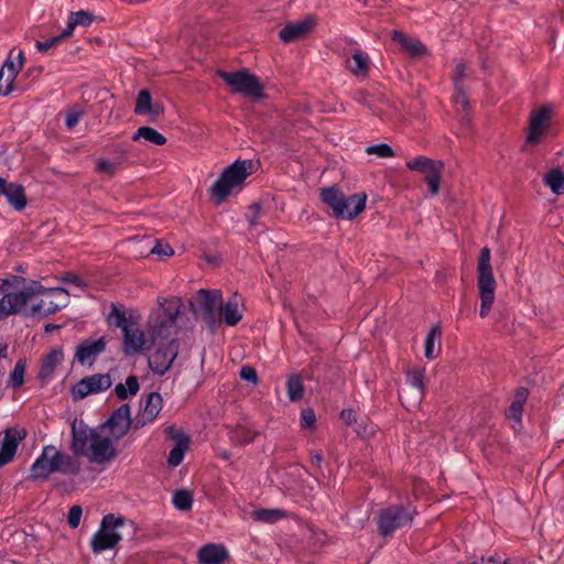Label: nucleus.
I'll return each mask as SVG.
<instances>
[{
  "label": "nucleus",
  "instance_id": "obj_26",
  "mask_svg": "<svg viewBox=\"0 0 564 564\" xmlns=\"http://www.w3.org/2000/svg\"><path fill=\"white\" fill-rule=\"evenodd\" d=\"M312 26L313 22L311 20H302L295 23H290L280 30L279 36L282 42L291 43L306 35Z\"/></svg>",
  "mask_w": 564,
  "mask_h": 564
},
{
  "label": "nucleus",
  "instance_id": "obj_9",
  "mask_svg": "<svg viewBox=\"0 0 564 564\" xmlns=\"http://www.w3.org/2000/svg\"><path fill=\"white\" fill-rule=\"evenodd\" d=\"M219 76L231 89L234 94H241L245 97L259 99L263 97V87L257 76L247 69L238 72L217 70Z\"/></svg>",
  "mask_w": 564,
  "mask_h": 564
},
{
  "label": "nucleus",
  "instance_id": "obj_60",
  "mask_svg": "<svg viewBox=\"0 0 564 564\" xmlns=\"http://www.w3.org/2000/svg\"><path fill=\"white\" fill-rule=\"evenodd\" d=\"M9 315H12V314L8 307V304L4 300V297L2 296L0 299V321L7 318Z\"/></svg>",
  "mask_w": 564,
  "mask_h": 564
},
{
  "label": "nucleus",
  "instance_id": "obj_54",
  "mask_svg": "<svg viewBox=\"0 0 564 564\" xmlns=\"http://www.w3.org/2000/svg\"><path fill=\"white\" fill-rule=\"evenodd\" d=\"M61 40L58 39L57 35L46 40V41H36L35 43V47L37 48L39 52L41 53H45L47 52L48 50H51L52 47H55L57 46L58 44H61Z\"/></svg>",
  "mask_w": 564,
  "mask_h": 564
},
{
  "label": "nucleus",
  "instance_id": "obj_32",
  "mask_svg": "<svg viewBox=\"0 0 564 564\" xmlns=\"http://www.w3.org/2000/svg\"><path fill=\"white\" fill-rule=\"evenodd\" d=\"M369 57L366 53L357 52L347 59V67L357 77L365 78L369 72Z\"/></svg>",
  "mask_w": 564,
  "mask_h": 564
},
{
  "label": "nucleus",
  "instance_id": "obj_5",
  "mask_svg": "<svg viewBox=\"0 0 564 564\" xmlns=\"http://www.w3.org/2000/svg\"><path fill=\"white\" fill-rule=\"evenodd\" d=\"M490 260V249L488 247H484L480 250L477 262V288L480 297L479 315L481 318L488 316L495 302L496 281L494 278Z\"/></svg>",
  "mask_w": 564,
  "mask_h": 564
},
{
  "label": "nucleus",
  "instance_id": "obj_19",
  "mask_svg": "<svg viewBox=\"0 0 564 564\" xmlns=\"http://www.w3.org/2000/svg\"><path fill=\"white\" fill-rule=\"evenodd\" d=\"M94 434H96V432L90 431L83 421H74L72 424L73 452L78 456L88 455L91 437Z\"/></svg>",
  "mask_w": 564,
  "mask_h": 564
},
{
  "label": "nucleus",
  "instance_id": "obj_30",
  "mask_svg": "<svg viewBox=\"0 0 564 564\" xmlns=\"http://www.w3.org/2000/svg\"><path fill=\"white\" fill-rule=\"evenodd\" d=\"M163 399L160 393L151 392L147 397V403L143 408V425L152 423L161 412Z\"/></svg>",
  "mask_w": 564,
  "mask_h": 564
},
{
  "label": "nucleus",
  "instance_id": "obj_13",
  "mask_svg": "<svg viewBox=\"0 0 564 564\" xmlns=\"http://www.w3.org/2000/svg\"><path fill=\"white\" fill-rule=\"evenodd\" d=\"M112 384L111 378L107 373H95L79 380L72 389L74 400H82L89 394H95L108 390Z\"/></svg>",
  "mask_w": 564,
  "mask_h": 564
},
{
  "label": "nucleus",
  "instance_id": "obj_18",
  "mask_svg": "<svg viewBox=\"0 0 564 564\" xmlns=\"http://www.w3.org/2000/svg\"><path fill=\"white\" fill-rule=\"evenodd\" d=\"M106 346L107 340L105 337L96 340L86 339L77 346L74 358L83 366H93L96 358L106 350Z\"/></svg>",
  "mask_w": 564,
  "mask_h": 564
},
{
  "label": "nucleus",
  "instance_id": "obj_7",
  "mask_svg": "<svg viewBox=\"0 0 564 564\" xmlns=\"http://www.w3.org/2000/svg\"><path fill=\"white\" fill-rule=\"evenodd\" d=\"M414 516L415 509L411 506L393 505L382 509L377 519L379 534L386 538L399 529L410 527Z\"/></svg>",
  "mask_w": 564,
  "mask_h": 564
},
{
  "label": "nucleus",
  "instance_id": "obj_16",
  "mask_svg": "<svg viewBox=\"0 0 564 564\" xmlns=\"http://www.w3.org/2000/svg\"><path fill=\"white\" fill-rule=\"evenodd\" d=\"M12 53L13 52L11 51L9 58L4 62L2 68L0 69V95L2 96H8L13 91L14 79L24 63L23 51H19L17 55V64L11 59Z\"/></svg>",
  "mask_w": 564,
  "mask_h": 564
},
{
  "label": "nucleus",
  "instance_id": "obj_42",
  "mask_svg": "<svg viewBox=\"0 0 564 564\" xmlns=\"http://www.w3.org/2000/svg\"><path fill=\"white\" fill-rule=\"evenodd\" d=\"M172 503L180 511H188L193 506V495L185 489H178L173 494Z\"/></svg>",
  "mask_w": 564,
  "mask_h": 564
},
{
  "label": "nucleus",
  "instance_id": "obj_51",
  "mask_svg": "<svg viewBox=\"0 0 564 564\" xmlns=\"http://www.w3.org/2000/svg\"><path fill=\"white\" fill-rule=\"evenodd\" d=\"M82 514L83 510L80 506L75 505L69 508L67 514V523L72 529H76L79 525Z\"/></svg>",
  "mask_w": 564,
  "mask_h": 564
},
{
  "label": "nucleus",
  "instance_id": "obj_53",
  "mask_svg": "<svg viewBox=\"0 0 564 564\" xmlns=\"http://www.w3.org/2000/svg\"><path fill=\"white\" fill-rule=\"evenodd\" d=\"M454 102L456 106H460L464 110L468 108L469 101L466 93L464 91L462 85L455 86V95Z\"/></svg>",
  "mask_w": 564,
  "mask_h": 564
},
{
  "label": "nucleus",
  "instance_id": "obj_38",
  "mask_svg": "<svg viewBox=\"0 0 564 564\" xmlns=\"http://www.w3.org/2000/svg\"><path fill=\"white\" fill-rule=\"evenodd\" d=\"M424 378L425 370L423 368H414L406 373V381L415 390L419 400H421L424 394Z\"/></svg>",
  "mask_w": 564,
  "mask_h": 564
},
{
  "label": "nucleus",
  "instance_id": "obj_44",
  "mask_svg": "<svg viewBox=\"0 0 564 564\" xmlns=\"http://www.w3.org/2000/svg\"><path fill=\"white\" fill-rule=\"evenodd\" d=\"M25 369H26L25 360L19 359L15 362L13 370L10 373V386L13 389H18V388L22 387V384L24 383Z\"/></svg>",
  "mask_w": 564,
  "mask_h": 564
},
{
  "label": "nucleus",
  "instance_id": "obj_15",
  "mask_svg": "<svg viewBox=\"0 0 564 564\" xmlns=\"http://www.w3.org/2000/svg\"><path fill=\"white\" fill-rule=\"evenodd\" d=\"M46 288H44L42 284H40L39 282H32L31 284L24 286L19 292L6 293L3 297L8 304L11 314L13 315L19 313L21 308L24 307L33 296L44 294Z\"/></svg>",
  "mask_w": 564,
  "mask_h": 564
},
{
  "label": "nucleus",
  "instance_id": "obj_58",
  "mask_svg": "<svg viewBox=\"0 0 564 564\" xmlns=\"http://www.w3.org/2000/svg\"><path fill=\"white\" fill-rule=\"evenodd\" d=\"M76 26L77 25L74 23V20H72V17L69 14L68 19H67V26H66V29L61 34L57 35L58 39L61 40V42H63L67 37L72 36Z\"/></svg>",
  "mask_w": 564,
  "mask_h": 564
},
{
  "label": "nucleus",
  "instance_id": "obj_48",
  "mask_svg": "<svg viewBox=\"0 0 564 564\" xmlns=\"http://www.w3.org/2000/svg\"><path fill=\"white\" fill-rule=\"evenodd\" d=\"M118 169V164L116 162L106 160V159H98L96 162V171L99 174L106 175L108 177H111L116 174Z\"/></svg>",
  "mask_w": 564,
  "mask_h": 564
},
{
  "label": "nucleus",
  "instance_id": "obj_27",
  "mask_svg": "<svg viewBox=\"0 0 564 564\" xmlns=\"http://www.w3.org/2000/svg\"><path fill=\"white\" fill-rule=\"evenodd\" d=\"M442 329L438 324L434 325L424 340V356L426 359H435L441 351Z\"/></svg>",
  "mask_w": 564,
  "mask_h": 564
},
{
  "label": "nucleus",
  "instance_id": "obj_20",
  "mask_svg": "<svg viewBox=\"0 0 564 564\" xmlns=\"http://www.w3.org/2000/svg\"><path fill=\"white\" fill-rule=\"evenodd\" d=\"M21 440L22 436L15 429H8L0 435V467L13 459Z\"/></svg>",
  "mask_w": 564,
  "mask_h": 564
},
{
  "label": "nucleus",
  "instance_id": "obj_22",
  "mask_svg": "<svg viewBox=\"0 0 564 564\" xmlns=\"http://www.w3.org/2000/svg\"><path fill=\"white\" fill-rule=\"evenodd\" d=\"M229 557L224 544L207 543L197 551L198 564H223Z\"/></svg>",
  "mask_w": 564,
  "mask_h": 564
},
{
  "label": "nucleus",
  "instance_id": "obj_4",
  "mask_svg": "<svg viewBox=\"0 0 564 564\" xmlns=\"http://www.w3.org/2000/svg\"><path fill=\"white\" fill-rule=\"evenodd\" d=\"M132 528V522L122 516L108 513L102 517L99 529L90 539V549L94 554H101L107 550H112L122 540V530Z\"/></svg>",
  "mask_w": 564,
  "mask_h": 564
},
{
  "label": "nucleus",
  "instance_id": "obj_45",
  "mask_svg": "<svg viewBox=\"0 0 564 564\" xmlns=\"http://www.w3.org/2000/svg\"><path fill=\"white\" fill-rule=\"evenodd\" d=\"M365 152L370 155H377L381 159L393 158L395 155L392 148L387 143H378L368 145Z\"/></svg>",
  "mask_w": 564,
  "mask_h": 564
},
{
  "label": "nucleus",
  "instance_id": "obj_35",
  "mask_svg": "<svg viewBox=\"0 0 564 564\" xmlns=\"http://www.w3.org/2000/svg\"><path fill=\"white\" fill-rule=\"evenodd\" d=\"M528 398V390L525 388H519L516 391L514 399L510 404L507 415L510 419H513L518 424L521 423L523 405Z\"/></svg>",
  "mask_w": 564,
  "mask_h": 564
},
{
  "label": "nucleus",
  "instance_id": "obj_46",
  "mask_svg": "<svg viewBox=\"0 0 564 564\" xmlns=\"http://www.w3.org/2000/svg\"><path fill=\"white\" fill-rule=\"evenodd\" d=\"M84 116V110L80 106L74 105L66 110L65 126L68 130H73Z\"/></svg>",
  "mask_w": 564,
  "mask_h": 564
},
{
  "label": "nucleus",
  "instance_id": "obj_25",
  "mask_svg": "<svg viewBox=\"0 0 564 564\" xmlns=\"http://www.w3.org/2000/svg\"><path fill=\"white\" fill-rule=\"evenodd\" d=\"M366 199L367 196L365 194H352L350 196H345L339 207L343 209V215H338L337 218L352 219L365 209Z\"/></svg>",
  "mask_w": 564,
  "mask_h": 564
},
{
  "label": "nucleus",
  "instance_id": "obj_61",
  "mask_svg": "<svg viewBox=\"0 0 564 564\" xmlns=\"http://www.w3.org/2000/svg\"><path fill=\"white\" fill-rule=\"evenodd\" d=\"M356 99L359 104L368 107V108H371V102L369 101L368 99V95L364 91H357L356 94Z\"/></svg>",
  "mask_w": 564,
  "mask_h": 564
},
{
  "label": "nucleus",
  "instance_id": "obj_6",
  "mask_svg": "<svg viewBox=\"0 0 564 564\" xmlns=\"http://www.w3.org/2000/svg\"><path fill=\"white\" fill-rule=\"evenodd\" d=\"M147 347L149 368L156 375H164L178 354V341L175 338L150 337Z\"/></svg>",
  "mask_w": 564,
  "mask_h": 564
},
{
  "label": "nucleus",
  "instance_id": "obj_21",
  "mask_svg": "<svg viewBox=\"0 0 564 564\" xmlns=\"http://www.w3.org/2000/svg\"><path fill=\"white\" fill-rule=\"evenodd\" d=\"M0 196H4L10 206L20 212L26 206L24 187L17 183H9L0 177Z\"/></svg>",
  "mask_w": 564,
  "mask_h": 564
},
{
  "label": "nucleus",
  "instance_id": "obj_2",
  "mask_svg": "<svg viewBox=\"0 0 564 564\" xmlns=\"http://www.w3.org/2000/svg\"><path fill=\"white\" fill-rule=\"evenodd\" d=\"M182 305V300L177 296H159L148 318L149 336L170 338Z\"/></svg>",
  "mask_w": 564,
  "mask_h": 564
},
{
  "label": "nucleus",
  "instance_id": "obj_55",
  "mask_svg": "<svg viewBox=\"0 0 564 564\" xmlns=\"http://www.w3.org/2000/svg\"><path fill=\"white\" fill-rule=\"evenodd\" d=\"M239 375L242 380L251 382L252 384H257L258 382L257 371L250 366L241 367Z\"/></svg>",
  "mask_w": 564,
  "mask_h": 564
},
{
  "label": "nucleus",
  "instance_id": "obj_8",
  "mask_svg": "<svg viewBox=\"0 0 564 564\" xmlns=\"http://www.w3.org/2000/svg\"><path fill=\"white\" fill-rule=\"evenodd\" d=\"M111 311L107 316L109 326L121 328L123 332V352L133 355L141 350V330L137 323L128 319L126 313L115 303L110 305Z\"/></svg>",
  "mask_w": 564,
  "mask_h": 564
},
{
  "label": "nucleus",
  "instance_id": "obj_14",
  "mask_svg": "<svg viewBox=\"0 0 564 564\" xmlns=\"http://www.w3.org/2000/svg\"><path fill=\"white\" fill-rule=\"evenodd\" d=\"M165 433L174 442L167 456V464L171 467H177L189 448L191 438L182 429L174 425L166 427Z\"/></svg>",
  "mask_w": 564,
  "mask_h": 564
},
{
  "label": "nucleus",
  "instance_id": "obj_63",
  "mask_svg": "<svg viewBox=\"0 0 564 564\" xmlns=\"http://www.w3.org/2000/svg\"><path fill=\"white\" fill-rule=\"evenodd\" d=\"M311 462L313 465L319 466L323 462V455L319 453L312 454Z\"/></svg>",
  "mask_w": 564,
  "mask_h": 564
},
{
  "label": "nucleus",
  "instance_id": "obj_11",
  "mask_svg": "<svg viewBox=\"0 0 564 564\" xmlns=\"http://www.w3.org/2000/svg\"><path fill=\"white\" fill-rule=\"evenodd\" d=\"M43 295L51 297H63L61 302H53L52 300L46 302L41 300L40 303L33 304L28 312L24 313L26 317H47L68 305V292L64 288H51L46 289Z\"/></svg>",
  "mask_w": 564,
  "mask_h": 564
},
{
  "label": "nucleus",
  "instance_id": "obj_10",
  "mask_svg": "<svg viewBox=\"0 0 564 564\" xmlns=\"http://www.w3.org/2000/svg\"><path fill=\"white\" fill-rule=\"evenodd\" d=\"M199 311L204 321L212 327H216L221 323L220 318H217V308L223 306V294L220 290H206L200 289L195 295Z\"/></svg>",
  "mask_w": 564,
  "mask_h": 564
},
{
  "label": "nucleus",
  "instance_id": "obj_62",
  "mask_svg": "<svg viewBox=\"0 0 564 564\" xmlns=\"http://www.w3.org/2000/svg\"><path fill=\"white\" fill-rule=\"evenodd\" d=\"M142 108H141V90H139L135 94V105H134V112L137 115H141Z\"/></svg>",
  "mask_w": 564,
  "mask_h": 564
},
{
  "label": "nucleus",
  "instance_id": "obj_17",
  "mask_svg": "<svg viewBox=\"0 0 564 564\" xmlns=\"http://www.w3.org/2000/svg\"><path fill=\"white\" fill-rule=\"evenodd\" d=\"M105 426L115 438H121L131 426V414L129 404H121L112 412L110 417L106 421Z\"/></svg>",
  "mask_w": 564,
  "mask_h": 564
},
{
  "label": "nucleus",
  "instance_id": "obj_59",
  "mask_svg": "<svg viewBox=\"0 0 564 564\" xmlns=\"http://www.w3.org/2000/svg\"><path fill=\"white\" fill-rule=\"evenodd\" d=\"M340 419L348 425L357 421L356 412L352 409H345L340 412Z\"/></svg>",
  "mask_w": 564,
  "mask_h": 564
},
{
  "label": "nucleus",
  "instance_id": "obj_50",
  "mask_svg": "<svg viewBox=\"0 0 564 564\" xmlns=\"http://www.w3.org/2000/svg\"><path fill=\"white\" fill-rule=\"evenodd\" d=\"M433 160L424 156L419 155L410 161L406 162V167L412 171H419L422 173V171L431 164Z\"/></svg>",
  "mask_w": 564,
  "mask_h": 564
},
{
  "label": "nucleus",
  "instance_id": "obj_52",
  "mask_svg": "<svg viewBox=\"0 0 564 564\" xmlns=\"http://www.w3.org/2000/svg\"><path fill=\"white\" fill-rule=\"evenodd\" d=\"M316 422V416L311 408L304 409L301 412V427L312 429Z\"/></svg>",
  "mask_w": 564,
  "mask_h": 564
},
{
  "label": "nucleus",
  "instance_id": "obj_57",
  "mask_svg": "<svg viewBox=\"0 0 564 564\" xmlns=\"http://www.w3.org/2000/svg\"><path fill=\"white\" fill-rule=\"evenodd\" d=\"M466 65L463 62L457 63L455 68V75L453 77L455 86H460L462 80L465 76Z\"/></svg>",
  "mask_w": 564,
  "mask_h": 564
},
{
  "label": "nucleus",
  "instance_id": "obj_43",
  "mask_svg": "<svg viewBox=\"0 0 564 564\" xmlns=\"http://www.w3.org/2000/svg\"><path fill=\"white\" fill-rule=\"evenodd\" d=\"M288 397L291 401H299L303 398L304 386L299 376H291L286 382Z\"/></svg>",
  "mask_w": 564,
  "mask_h": 564
},
{
  "label": "nucleus",
  "instance_id": "obj_3",
  "mask_svg": "<svg viewBox=\"0 0 564 564\" xmlns=\"http://www.w3.org/2000/svg\"><path fill=\"white\" fill-rule=\"evenodd\" d=\"M251 169L250 160L236 161L226 167L209 189L212 199L220 204L235 191H239L247 176L251 174Z\"/></svg>",
  "mask_w": 564,
  "mask_h": 564
},
{
  "label": "nucleus",
  "instance_id": "obj_33",
  "mask_svg": "<svg viewBox=\"0 0 564 564\" xmlns=\"http://www.w3.org/2000/svg\"><path fill=\"white\" fill-rule=\"evenodd\" d=\"M345 195L335 187H328L324 188L321 192V199L332 208L333 214L335 217L338 215H343V209L339 208L341 200L344 199Z\"/></svg>",
  "mask_w": 564,
  "mask_h": 564
},
{
  "label": "nucleus",
  "instance_id": "obj_23",
  "mask_svg": "<svg viewBox=\"0 0 564 564\" xmlns=\"http://www.w3.org/2000/svg\"><path fill=\"white\" fill-rule=\"evenodd\" d=\"M64 352L62 348H54L42 357L37 378L42 383H47L56 369L63 361Z\"/></svg>",
  "mask_w": 564,
  "mask_h": 564
},
{
  "label": "nucleus",
  "instance_id": "obj_36",
  "mask_svg": "<svg viewBox=\"0 0 564 564\" xmlns=\"http://www.w3.org/2000/svg\"><path fill=\"white\" fill-rule=\"evenodd\" d=\"M148 245L147 258L155 257L158 260H164L174 254L173 248L163 240L152 239Z\"/></svg>",
  "mask_w": 564,
  "mask_h": 564
},
{
  "label": "nucleus",
  "instance_id": "obj_64",
  "mask_svg": "<svg viewBox=\"0 0 564 564\" xmlns=\"http://www.w3.org/2000/svg\"><path fill=\"white\" fill-rule=\"evenodd\" d=\"M11 285L8 279H0V292H3Z\"/></svg>",
  "mask_w": 564,
  "mask_h": 564
},
{
  "label": "nucleus",
  "instance_id": "obj_31",
  "mask_svg": "<svg viewBox=\"0 0 564 564\" xmlns=\"http://www.w3.org/2000/svg\"><path fill=\"white\" fill-rule=\"evenodd\" d=\"M224 322L228 326L237 325L241 318L242 313L239 308L238 295L234 294L228 299L223 307Z\"/></svg>",
  "mask_w": 564,
  "mask_h": 564
},
{
  "label": "nucleus",
  "instance_id": "obj_40",
  "mask_svg": "<svg viewBox=\"0 0 564 564\" xmlns=\"http://www.w3.org/2000/svg\"><path fill=\"white\" fill-rule=\"evenodd\" d=\"M286 517V512L281 509H257L252 513L253 520L258 522L275 523Z\"/></svg>",
  "mask_w": 564,
  "mask_h": 564
},
{
  "label": "nucleus",
  "instance_id": "obj_28",
  "mask_svg": "<svg viewBox=\"0 0 564 564\" xmlns=\"http://www.w3.org/2000/svg\"><path fill=\"white\" fill-rule=\"evenodd\" d=\"M443 170V162L432 161L431 164L422 171V173L425 176V182L427 183L429 191L432 195H436L440 191V181Z\"/></svg>",
  "mask_w": 564,
  "mask_h": 564
},
{
  "label": "nucleus",
  "instance_id": "obj_47",
  "mask_svg": "<svg viewBox=\"0 0 564 564\" xmlns=\"http://www.w3.org/2000/svg\"><path fill=\"white\" fill-rule=\"evenodd\" d=\"M143 141L154 145H163L166 143V138L151 127L143 126Z\"/></svg>",
  "mask_w": 564,
  "mask_h": 564
},
{
  "label": "nucleus",
  "instance_id": "obj_41",
  "mask_svg": "<svg viewBox=\"0 0 564 564\" xmlns=\"http://www.w3.org/2000/svg\"><path fill=\"white\" fill-rule=\"evenodd\" d=\"M254 437V432L242 426H238L229 431V438L231 443L236 445H247L253 442Z\"/></svg>",
  "mask_w": 564,
  "mask_h": 564
},
{
  "label": "nucleus",
  "instance_id": "obj_34",
  "mask_svg": "<svg viewBox=\"0 0 564 564\" xmlns=\"http://www.w3.org/2000/svg\"><path fill=\"white\" fill-rule=\"evenodd\" d=\"M164 112L163 105L158 100H152L149 91L143 90V117L147 122H154Z\"/></svg>",
  "mask_w": 564,
  "mask_h": 564
},
{
  "label": "nucleus",
  "instance_id": "obj_12",
  "mask_svg": "<svg viewBox=\"0 0 564 564\" xmlns=\"http://www.w3.org/2000/svg\"><path fill=\"white\" fill-rule=\"evenodd\" d=\"M553 115V107L544 105L531 112L527 142L536 144L546 134Z\"/></svg>",
  "mask_w": 564,
  "mask_h": 564
},
{
  "label": "nucleus",
  "instance_id": "obj_29",
  "mask_svg": "<svg viewBox=\"0 0 564 564\" xmlns=\"http://www.w3.org/2000/svg\"><path fill=\"white\" fill-rule=\"evenodd\" d=\"M391 39L413 56L423 55L426 51L425 46L421 42L413 41L409 35L401 31H392Z\"/></svg>",
  "mask_w": 564,
  "mask_h": 564
},
{
  "label": "nucleus",
  "instance_id": "obj_56",
  "mask_svg": "<svg viewBox=\"0 0 564 564\" xmlns=\"http://www.w3.org/2000/svg\"><path fill=\"white\" fill-rule=\"evenodd\" d=\"M59 280L63 283H66V284H73V285H76V286H82L83 285V280L79 278V275H77L74 272H66V273H64L59 278Z\"/></svg>",
  "mask_w": 564,
  "mask_h": 564
},
{
  "label": "nucleus",
  "instance_id": "obj_49",
  "mask_svg": "<svg viewBox=\"0 0 564 564\" xmlns=\"http://www.w3.org/2000/svg\"><path fill=\"white\" fill-rule=\"evenodd\" d=\"M74 23L78 26H89L94 22V15L85 10H79L69 13Z\"/></svg>",
  "mask_w": 564,
  "mask_h": 564
},
{
  "label": "nucleus",
  "instance_id": "obj_37",
  "mask_svg": "<svg viewBox=\"0 0 564 564\" xmlns=\"http://www.w3.org/2000/svg\"><path fill=\"white\" fill-rule=\"evenodd\" d=\"M543 181L554 194L561 195L564 193V172L560 169H553L547 172Z\"/></svg>",
  "mask_w": 564,
  "mask_h": 564
},
{
  "label": "nucleus",
  "instance_id": "obj_1",
  "mask_svg": "<svg viewBox=\"0 0 564 564\" xmlns=\"http://www.w3.org/2000/svg\"><path fill=\"white\" fill-rule=\"evenodd\" d=\"M30 471L33 479L46 480L56 473L76 475L79 471V464L74 457L57 451L53 445H47L34 460Z\"/></svg>",
  "mask_w": 564,
  "mask_h": 564
},
{
  "label": "nucleus",
  "instance_id": "obj_39",
  "mask_svg": "<svg viewBox=\"0 0 564 564\" xmlns=\"http://www.w3.org/2000/svg\"><path fill=\"white\" fill-rule=\"evenodd\" d=\"M140 389L138 378L129 376L126 383H118L115 387V393L120 400H126L129 395H135Z\"/></svg>",
  "mask_w": 564,
  "mask_h": 564
},
{
  "label": "nucleus",
  "instance_id": "obj_24",
  "mask_svg": "<svg viewBox=\"0 0 564 564\" xmlns=\"http://www.w3.org/2000/svg\"><path fill=\"white\" fill-rule=\"evenodd\" d=\"M90 460L96 463H104L113 456V448L108 437H102L99 434H94L89 446Z\"/></svg>",
  "mask_w": 564,
  "mask_h": 564
}]
</instances>
